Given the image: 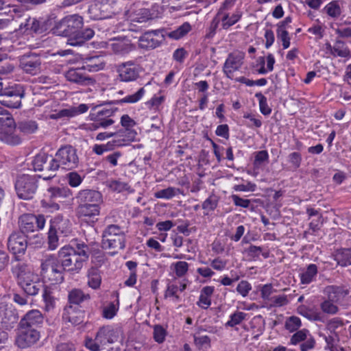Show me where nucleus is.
I'll return each instance as SVG.
<instances>
[{
    "instance_id": "de8ad7c7",
    "label": "nucleus",
    "mask_w": 351,
    "mask_h": 351,
    "mask_svg": "<svg viewBox=\"0 0 351 351\" xmlns=\"http://www.w3.org/2000/svg\"><path fill=\"white\" fill-rule=\"evenodd\" d=\"M88 299H89V295L84 294L82 290L77 289L71 290L69 294V300L72 304H79Z\"/></svg>"
},
{
    "instance_id": "c03bdc74",
    "label": "nucleus",
    "mask_w": 351,
    "mask_h": 351,
    "mask_svg": "<svg viewBox=\"0 0 351 351\" xmlns=\"http://www.w3.org/2000/svg\"><path fill=\"white\" fill-rule=\"evenodd\" d=\"M88 285L90 287L96 289L101 285V276L99 270L96 268H91L88 271Z\"/></svg>"
},
{
    "instance_id": "473e14b6",
    "label": "nucleus",
    "mask_w": 351,
    "mask_h": 351,
    "mask_svg": "<svg viewBox=\"0 0 351 351\" xmlns=\"http://www.w3.org/2000/svg\"><path fill=\"white\" fill-rule=\"evenodd\" d=\"M102 246L106 249L123 250L125 246V236L102 239Z\"/></svg>"
},
{
    "instance_id": "7c9ffc66",
    "label": "nucleus",
    "mask_w": 351,
    "mask_h": 351,
    "mask_svg": "<svg viewBox=\"0 0 351 351\" xmlns=\"http://www.w3.org/2000/svg\"><path fill=\"white\" fill-rule=\"evenodd\" d=\"M215 287L206 286L202 288L197 302V305L204 309H207L211 304V297L214 293Z\"/></svg>"
},
{
    "instance_id": "58836bf2",
    "label": "nucleus",
    "mask_w": 351,
    "mask_h": 351,
    "mask_svg": "<svg viewBox=\"0 0 351 351\" xmlns=\"http://www.w3.org/2000/svg\"><path fill=\"white\" fill-rule=\"evenodd\" d=\"M40 23L35 19L29 18L25 23H21L19 27L20 33H26L27 35L39 32Z\"/></svg>"
},
{
    "instance_id": "864d4df0",
    "label": "nucleus",
    "mask_w": 351,
    "mask_h": 351,
    "mask_svg": "<svg viewBox=\"0 0 351 351\" xmlns=\"http://www.w3.org/2000/svg\"><path fill=\"white\" fill-rule=\"evenodd\" d=\"M145 93L144 88H141L137 92L134 94L127 95L123 99L118 101V104L129 103L134 104L140 101Z\"/></svg>"
},
{
    "instance_id": "f704fd0d",
    "label": "nucleus",
    "mask_w": 351,
    "mask_h": 351,
    "mask_svg": "<svg viewBox=\"0 0 351 351\" xmlns=\"http://www.w3.org/2000/svg\"><path fill=\"white\" fill-rule=\"evenodd\" d=\"M73 193L68 187H50L47 189L46 196L49 199L69 198Z\"/></svg>"
},
{
    "instance_id": "2f4dec72",
    "label": "nucleus",
    "mask_w": 351,
    "mask_h": 351,
    "mask_svg": "<svg viewBox=\"0 0 351 351\" xmlns=\"http://www.w3.org/2000/svg\"><path fill=\"white\" fill-rule=\"evenodd\" d=\"M94 36V32L91 29H86L82 31V29L80 33L76 36L77 37H72L67 38L66 44L71 46H80L84 43L87 40H90Z\"/></svg>"
},
{
    "instance_id": "423d86ee",
    "label": "nucleus",
    "mask_w": 351,
    "mask_h": 351,
    "mask_svg": "<svg viewBox=\"0 0 351 351\" xmlns=\"http://www.w3.org/2000/svg\"><path fill=\"white\" fill-rule=\"evenodd\" d=\"M113 0H96L88 9L90 18L102 20L110 18L114 14Z\"/></svg>"
},
{
    "instance_id": "c756f323",
    "label": "nucleus",
    "mask_w": 351,
    "mask_h": 351,
    "mask_svg": "<svg viewBox=\"0 0 351 351\" xmlns=\"http://www.w3.org/2000/svg\"><path fill=\"white\" fill-rule=\"evenodd\" d=\"M325 293L328 295V299L339 302L348 294V291L341 287L328 286L325 289Z\"/></svg>"
},
{
    "instance_id": "338daca9",
    "label": "nucleus",
    "mask_w": 351,
    "mask_h": 351,
    "mask_svg": "<svg viewBox=\"0 0 351 351\" xmlns=\"http://www.w3.org/2000/svg\"><path fill=\"white\" fill-rule=\"evenodd\" d=\"M289 302L287 296L285 294L274 295L267 303L271 307H281Z\"/></svg>"
},
{
    "instance_id": "bb28decb",
    "label": "nucleus",
    "mask_w": 351,
    "mask_h": 351,
    "mask_svg": "<svg viewBox=\"0 0 351 351\" xmlns=\"http://www.w3.org/2000/svg\"><path fill=\"white\" fill-rule=\"evenodd\" d=\"M101 204H91L77 206L76 211L79 217H94L100 213Z\"/></svg>"
},
{
    "instance_id": "6e6d98bb",
    "label": "nucleus",
    "mask_w": 351,
    "mask_h": 351,
    "mask_svg": "<svg viewBox=\"0 0 351 351\" xmlns=\"http://www.w3.org/2000/svg\"><path fill=\"white\" fill-rule=\"evenodd\" d=\"M125 236L123 230L117 225L108 226L103 233V239Z\"/></svg>"
},
{
    "instance_id": "6e6552de",
    "label": "nucleus",
    "mask_w": 351,
    "mask_h": 351,
    "mask_svg": "<svg viewBox=\"0 0 351 351\" xmlns=\"http://www.w3.org/2000/svg\"><path fill=\"white\" fill-rule=\"evenodd\" d=\"M45 222L46 220L43 215H23L19 219L20 232L25 234L41 230L45 227Z\"/></svg>"
},
{
    "instance_id": "0e129e2a",
    "label": "nucleus",
    "mask_w": 351,
    "mask_h": 351,
    "mask_svg": "<svg viewBox=\"0 0 351 351\" xmlns=\"http://www.w3.org/2000/svg\"><path fill=\"white\" fill-rule=\"evenodd\" d=\"M301 320L298 317L291 316L285 321V328L292 332L298 330L301 326Z\"/></svg>"
},
{
    "instance_id": "e2e57ef3",
    "label": "nucleus",
    "mask_w": 351,
    "mask_h": 351,
    "mask_svg": "<svg viewBox=\"0 0 351 351\" xmlns=\"http://www.w3.org/2000/svg\"><path fill=\"white\" fill-rule=\"evenodd\" d=\"M335 302H332V300H330V299H328L325 301H324L321 305V309L322 311L327 314L334 315L336 314L338 311L339 308L335 304Z\"/></svg>"
},
{
    "instance_id": "39448f33",
    "label": "nucleus",
    "mask_w": 351,
    "mask_h": 351,
    "mask_svg": "<svg viewBox=\"0 0 351 351\" xmlns=\"http://www.w3.org/2000/svg\"><path fill=\"white\" fill-rule=\"evenodd\" d=\"M343 329V323L341 319L334 317L330 319L326 327V334L322 335L326 342V348L330 351H335V344L339 341V334Z\"/></svg>"
},
{
    "instance_id": "a211bd4d",
    "label": "nucleus",
    "mask_w": 351,
    "mask_h": 351,
    "mask_svg": "<svg viewBox=\"0 0 351 351\" xmlns=\"http://www.w3.org/2000/svg\"><path fill=\"white\" fill-rule=\"evenodd\" d=\"M120 329L112 326H105L97 331V340L101 343L112 344L117 342L119 338Z\"/></svg>"
},
{
    "instance_id": "8fccbe9b",
    "label": "nucleus",
    "mask_w": 351,
    "mask_h": 351,
    "mask_svg": "<svg viewBox=\"0 0 351 351\" xmlns=\"http://www.w3.org/2000/svg\"><path fill=\"white\" fill-rule=\"evenodd\" d=\"M241 17V13L240 11H236L231 16H229L228 14H225L221 19L223 27L224 29H228L238 22Z\"/></svg>"
},
{
    "instance_id": "aec40b11",
    "label": "nucleus",
    "mask_w": 351,
    "mask_h": 351,
    "mask_svg": "<svg viewBox=\"0 0 351 351\" xmlns=\"http://www.w3.org/2000/svg\"><path fill=\"white\" fill-rule=\"evenodd\" d=\"M89 107L87 104H81L77 106H71L59 110L57 112L50 114V118L58 119L61 118H73L88 111Z\"/></svg>"
},
{
    "instance_id": "c85d7f7f",
    "label": "nucleus",
    "mask_w": 351,
    "mask_h": 351,
    "mask_svg": "<svg viewBox=\"0 0 351 351\" xmlns=\"http://www.w3.org/2000/svg\"><path fill=\"white\" fill-rule=\"evenodd\" d=\"M105 66V62L102 58L99 56H93L86 58L82 64L84 69L89 72H96L103 69Z\"/></svg>"
},
{
    "instance_id": "a18cd8bd",
    "label": "nucleus",
    "mask_w": 351,
    "mask_h": 351,
    "mask_svg": "<svg viewBox=\"0 0 351 351\" xmlns=\"http://www.w3.org/2000/svg\"><path fill=\"white\" fill-rule=\"evenodd\" d=\"M48 156L45 153H40L37 154L32 162L34 171H43L45 169L49 171L47 167Z\"/></svg>"
},
{
    "instance_id": "bf43d9fd",
    "label": "nucleus",
    "mask_w": 351,
    "mask_h": 351,
    "mask_svg": "<svg viewBox=\"0 0 351 351\" xmlns=\"http://www.w3.org/2000/svg\"><path fill=\"white\" fill-rule=\"evenodd\" d=\"M19 128L22 132L29 134L38 130V125L34 121H25L19 123Z\"/></svg>"
},
{
    "instance_id": "680f3d73",
    "label": "nucleus",
    "mask_w": 351,
    "mask_h": 351,
    "mask_svg": "<svg viewBox=\"0 0 351 351\" xmlns=\"http://www.w3.org/2000/svg\"><path fill=\"white\" fill-rule=\"evenodd\" d=\"M260 292L262 299L268 303L272 298V294L276 292V289L271 284H266L261 286Z\"/></svg>"
},
{
    "instance_id": "f03ea898",
    "label": "nucleus",
    "mask_w": 351,
    "mask_h": 351,
    "mask_svg": "<svg viewBox=\"0 0 351 351\" xmlns=\"http://www.w3.org/2000/svg\"><path fill=\"white\" fill-rule=\"evenodd\" d=\"M79 162L76 149L71 145H66L60 147L53 158L49 163L47 169L49 171H56L59 168L70 170L75 168Z\"/></svg>"
},
{
    "instance_id": "2eb2a0df",
    "label": "nucleus",
    "mask_w": 351,
    "mask_h": 351,
    "mask_svg": "<svg viewBox=\"0 0 351 351\" xmlns=\"http://www.w3.org/2000/svg\"><path fill=\"white\" fill-rule=\"evenodd\" d=\"M136 135L137 133L134 130H121L114 132L113 138L110 142L114 149L115 148L129 145L130 143L135 140Z\"/></svg>"
},
{
    "instance_id": "4d7b16f0",
    "label": "nucleus",
    "mask_w": 351,
    "mask_h": 351,
    "mask_svg": "<svg viewBox=\"0 0 351 351\" xmlns=\"http://www.w3.org/2000/svg\"><path fill=\"white\" fill-rule=\"evenodd\" d=\"M269 160V154L266 150H262L254 153V168L258 169L263 162Z\"/></svg>"
},
{
    "instance_id": "ddd939ff",
    "label": "nucleus",
    "mask_w": 351,
    "mask_h": 351,
    "mask_svg": "<svg viewBox=\"0 0 351 351\" xmlns=\"http://www.w3.org/2000/svg\"><path fill=\"white\" fill-rule=\"evenodd\" d=\"M107 49L114 54L125 56L134 49V46L129 39L124 38H114L106 43Z\"/></svg>"
},
{
    "instance_id": "393cba45",
    "label": "nucleus",
    "mask_w": 351,
    "mask_h": 351,
    "mask_svg": "<svg viewBox=\"0 0 351 351\" xmlns=\"http://www.w3.org/2000/svg\"><path fill=\"white\" fill-rule=\"evenodd\" d=\"M326 48L327 51L335 57L348 58L350 56L349 48L340 40H336L333 45L327 43Z\"/></svg>"
},
{
    "instance_id": "cd10ccee",
    "label": "nucleus",
    "mask_w": 351,
    "mask_h": 351,
    "mask_svg": "<svg viewBox=\"0 0 351 351\" xmlns=\"http://www.w3.org/2000/svg\"><path fill=\"white\" fill-rule=\"evenodd\" d=\"M43 309L47 312L52 311L56 304V298L54 296L53 289L51 287H45L43 292Z\"/></svg>"
},
{
    "instance_id": "c9c22d12",
    "label": "nucleus",
    "mask_w": 351,
    "mask_h": 351,
    "mask_svg": "<svg viewBox=\"0 0 351 351\" xmlns=\"http://www.w3.org/2000/svg\"><path fill=\"white\" fill-rule=\"evenodd\" d=\"M318 269L315 264H310L300 274V280L302 284L308 285L313 282L317 274Z\"/></svg>"
},
{
    "instance_id": "4be33fe9",
    "label": "nucleus",
    "mask_w": 351,
    "mask_h": 351,
    "mask_svg": "<svg viewBox=\"0 0 351 351\" xmlns=\"http://www.w3.org/2000/svg\"><path fill=\"white\" fill-rule=\"evenodd\" d=\"M84 70L82 66L75 69H70L66 72L65 77L67 80L78 84H90L93 82V80L85 74Z\"/></svg>"
},
{
    "instance_id": "4468645a",
    "label": "nucleus",
    "mask_w": 351,
    "mask_h": 351,
    "mask_svg": "<svg viewBox=\"0 0 351 351\" xmlns=\"http://www.w3.org/2000/svg\"><path fill=\"white\" fill-rule=\"evenodd\" d=\"M20 67L27 73L36 75L40 70V60L36 54L24 55L20 58Z\"/></svg>"
},
{
    "instance_id": "20e7f679",
    "label": "nucleus",
    "mask_w": 351,
    "mask_h": 351,
    "mask_svg": "<svg viewBox=\"0 0 351 351\" xmlns=\"http://www.w3.org/2000/svg\"><path fill=\"white\" fill-rule=\"evenodd\" d=\"M83 26L82 18L77 14L64 17L58 27V34L68 38L77 37Z\"/></svg>"
},
{
    "instance_id": "dca6fc26",
    "label": "nucleus",
    "mask_w": 351,
    "mask_h": 351,
    "mask_svg": "<svg viewBox=\"0 0 351 351\" xmlns=\"http://www.w3.org/2000/svg\"><path fill=\"white\" fill-rule=\"evenodd\" d=\"M77 206L91 204H101V194L95 190L82 189L77 192L75 195Z\"/></svg>"
},
{
    "instance_id": "ea45409f",
    "label": "nucleus",
    "mask_w": 351,
    "mask_h": 351,
    "mask_svg": "<svg viewBox=\"0 0 351 351\" xmlns=\"http://www.w3.org/2000/svg\"><path fill=\"white\" fill-rule=\"evenodd\" d=\"M169 268L173 276L182 278L188 272L189 263L186 261H178L171 263Z\"/></svg>"
},
{
    "instance_id": "4c0bfd02",
    "label": "nucleus",
    "mask_w": 351,
    "mask_h": 351,
    "mask_svg": "<svg viewBox=\"0 0 351 351\" xmlns=\"http://www.w3.org/2000/svg\"><path fill=\"white\" fill-rule=\"evenodd\" d=\"M107 186L110 190L117 193L127 192L132 193L134 192V190L127 182L121 181L120 180H108Z\"/></svg>"
},
{
    "instance_id": "412c9836",
    "label": "nucleus",
    "mask_w": 351,
    "mask_h": 351,
    "mask_svg": "<svg viewBox=\"0 0 351 351\" xmlns=\"http://www.w3.org/2000/svg\"><path fill=\"white\" fill-rule=\"evenodd\" d=\"M14 274L16 275L19 286L23 287V284H30L38 280V277L35 275L26 265H17L14 270Z\"/></svg>"
},
{
    "instance_id": "a878e982",
    "label": "nucleus",
    "mask_w": 351,
    "mask_h": 351,
    "mask_svg": "<svg viewBox=\"0 0 351 351\" xmlns=\"http://www.w3.org/2000/svg\"><path fill=\"white\" fill-rule=\"evenodd\" d=\"M16 317L10 311H7L5 306L0 304V324L6 330H11L16 322Z\"/></svg>"
},
{
    "instance_id": "6ab92c4d",
    "label": "nucleus",
    "mask_w": 351,
    "mask_h": 351,
    "mask_svg": "<svg viewBox=\"0 0 351 351\" xmlns=\"http://www.w3.org/2000/svg\"><path fill=\"white\" fill-rule=\"evenodd\" d=\"M23 94L13 90H3L0 95V104L10 108H18L21 105Z\"/></svg>"
},
{
    "instance_id": "09e8293b",
    "label": "nucleus",
    "mask_w": 351,
    "mask_h": 351,
    "mask_svg": "<svg viewBox=\"0 0 351 351\" xmlns=\"http://www.w3.org/2000/svg\"><path fill=\"white\" fill-rule=\"evenodd\" d=\"M84 346L90 351H101L106 344L104 343H101L100 341L97 340V332L95 339L90 337L86 338L84 341Z\"/></svg>"
},
{
    "instance_id": "774afa93",
    "label": "nucleus",
    "mask_w": 351,
    "mask_h": 351,
    "mask_svg": "<svg viewBox=\"0 0 351 351\" xmlns=\"http://www.w3.org/2000/svg\"><path fill=\"white\" fill-rule=\"evenodd\" d=\"M23 284V287L22 289L23 291L29 295H36L38 294V291H40L42 284L37 280L31 282L30 284Z\"/></svg>"
},
{
    "instance_id": "79ce46f5",
    "label": "nucleus",
    "mask_w": 351,
    "mask_h": 351,
    "mask_svg": "<svg viewBox=\"0 0 351 351\" xmlns=\"http://www.w3.org/2000/svg\"><path fill=\"white\" fill-rule=\"evenodd\" d=\"M191 30V25L189 23L185 22L176 29L167 33V36L173 40H179L186 35Z\"/></svg>"
},
{
    "instance_id": "49530a36",
    "label": "nucleus",
    "mask_w": 351,
    "mask_h": 351,
    "mask_svg": "<svg viewBox=\"0 0 351 351\" xmlns=\"http://www.w3.org/2000/svg\"><path fill=\"white\" fill-rule=\"evenodd\" d=\"M180 193L179 189L169 186L167 189L159 190L154 193V197L158 199H170Z\"/></svg>"
},
{
    "instance_id": "e433bc0d",
    "label": "nucleus",
    "mask_w": 351,
    "mask_h": 351,
    "mask_svg": "<svg viewBox=\"0 0 351 351\" xmlns=\"http://www.w3.org/2000/svg\"><path fill=\"white\" fill-rule=\"evenodd\" d=\"M334 259L337 264L341 267H346L351 265V250L341 249L337 250L334 254Z\"/></svg>"
},
{
    "instance_id": "f3484780",
    "label": "nucleus",
    "mask_w": 351,
    "mask_h": 351,
    "mask_svg": "<svg viewBox=\"0 0 351 351\" xmlns=\"http://www.w3.org/2000/svg\"><path fill=\"white\" fill-rule=\"evenodd\" d=\"M27 240L25 234L21 232L12 233L8 241V249L14 254H23L27 246Z\"/></svg>"
},
{
    "instance_id": "f8f14e48",
    "label": "nucleus",
    "mask_w": 351,
    "mask_h": 351,
    "mask_svg": "<svg viewBox=\"0 0 351 351\" xmlns=\"http://www.w3.org/2000/svg\"><path fill=\"white\" fill-rule=\"evenodd\" d=\"M165 40L162 30L156 29L144 33L138 39L139 46L144 49H154L158 47Z\"/></svg>"
},
{
    "instance_id": "a19ab883",
    "label": "nucleus",
    "mask_w": 351,
    "mask_h": 351,
    "mask_svg": "<svg viewBox=\"0 0 351 351\" xmlns=\"http://www.w3.org/2000/svg\"><path fill=\"white\" fill-rule=\"evenodd\" d=\"M45 0H0V10L4 9L5 7H12L13 12L15 13L21 12L17 8L18 3H41L45 2Z\"/></svg>"
},
{
    "instance_id": "052dcab7",
    "label": "nucleus",
    "mask_w": 351,
    "mask_h": 351,
    "mask_svg": "<svg viewBox=\"0 0 351 351\" xmlns=\"http://www.w3.org/2000/svg\"><path fill=\"white\" fill-rule=\"evenodd\" d=\"M255 97L258 100L261 112L264 115H269L271 112V108L267 104V99L261 93H257Z\"/></svg>"
},
{
    "instance_id": "9b49d317",
    "label": "nucleus",
    "mask_w": 351,
    "mask_h": 351,
    "mask_svg": "<svg viewBox=\"0 0 351 351\" xmlns=\"http://www.w3.org/2000/svg\"><path fill=\"white\" fill-rule=\"evenodd\" d=\"M243 59L244 54L241 52H233L228 55L223 66V72L228 78L233 79L234 73L242 66Z\"/></svg>"
},
{
    "instance_id": "9d476101",
    "label": "nucleus",
    "mask_w": 351,
    "mask_h": 351,
    "mask_svg": "<svg viewBox=\"0 0 351 351\" xmlns=\"http://www.w3.org/2000/svg\"><path fill=\"white\" fill-rule=\"evenodd\" d=\"M3 110L0 107V140L9 145H18L21 143L20 138L14 134V126L12 121L10 119L6 120L1 117Z\"/></svg>"
},
{
    "instance_id": "3c124183",
    "label": "nucleus",
    "mask_w": 351,
    "mask_h": 351,
    "mask_svg": "<svg viewBox=\"0 0 351 351\" xmlns=\"http://www.w3.org/2000/svg\"><path fill=\"white\" fill-rule=\"evenodd\" d=\"M178 286L173 283H169L165 293V297L167 299H170L173 302H178L180 300V296L178 295Z\"/></svg>"
},
{
    "instance_id": "7ed1b4c3",
    "label": "nucleus",
    "mask_w": 351,
    "mask_h": 351,
    "mask_svg": "<svg viewBox=\"0 0 351 351\" xmlns=\"http://www.w3.org/2000/svg\"><path fill=\"white\" fill-rule=\"evenodd\" d=\"M16 194L20 199H32L37 189V180L35 176L22 175L15 183Z\"/></svg>"
},
{
    "instance_id": "1a4fd4ad",
    "label": "nucleus",
    "mask_w": 351,
    "mask_h": 351,
    "mask_svg": "<svg viewBox=\"0 0 351 351\" xmlns=\"http://www.w3.org/2000/svg\"><path fill=\"white\" fill-rule=\"evenodd\" d=\"M141 71V66L133 61L123 62L117 67L119 79L123 82H130L136 80Z\"/></svg>"
},
{
    "instance_id": "72a5a7b5",
    "label": "nucleus",
    "mask_w": 351,
    "mask_h": 351,
    "mask_svg": "<svg viewBox=\"0 0 351 351\" xmlns=\"http://www.w3.org/2000/svg\"><path fill=\"white\" fill-rule=\"evenodd\" d=\"M70 223L66 219H63L62 217H57L51 221V227L53 228L56 232H60L64 236H66L70 232Z\"/></svg>"
},
{
    "instance_id": "37998d69",
    "label": "nucleus",
    "mask_w": 351,
    "mask_h": 351,
    "mask_svg": "<svg viewBox=\"0 0 351 351\" xmlns=\"http://www.w3.org/2000/svg\"><path fill=\"white\" fill-rule=\"evenodd\" d=\"M119 308V301L117 299L115 302H110L108 305L105 306L102 310V316L105 319H111L117 313Z\"/></svg>"
},
{
    "instance_id": "0eeeda50",
    "label": "nucleus",
    "mask_w": 351,
    "mask_h": 351,
    "mask_svg": "<svg viewBox=\"0 0 351 351\" xmlns=\"http://www.w3.org/2000/svg\"><path fill=\"white\" fill-rule=\"evenodd\" d=\"M40 337V332L36 328L19 325L15 342L18 347L27 348L35 344Z\"/></svg>"
},
{
    "instance_id": "f257e3e1",
    "label": "nucleus",
    "mask_w": 351,
    "mask_h": 351,
    "mask_svg": "<svg viewBox=\"0 0 351 351\" xmlns=\"http://www.w3.org/2000/svg\"><path fill=\"white\" fill-rule=\"evenodd\" d=\"M89 245L83 241H77L75 248L71 245L62 247L58 257L49 256L41 263V275L51 284H59L64 280V271L78 274L90 254Z\"/></svg>"
},
{
    "instance_id": "13d9d810",
    "label": "nucleus",
    "mask_w": 351,
    "mask_h": 351,
    "mask_svg": "<svg viewBox=\"0 0 351 351\" xmlns=\"http://www.w3.org/2000/svg\"><path fill=\"white\" fill-rule=\"evenodd\" d=\"M247 314L237 311L230 315V319L226 323V326L234 327L241 324L246 318Z\"/></svg>"
},
{
    "instance_id": "5fc2aeb1",
    "label": "nucleus",
    "mask_w": 351,
    "mask_h": 351,
    "mask_svg": "<svg viewBox=\"0 0 351 351\" xmlns=\"http://www.w3.org/2000/svg\"><path fill=\"white\" fill-rule=\"evenodd\" d=\"M277 37L282 42V47L284 49L289 47L291 44V38L284 25H280L278 27Z\"/></svg>"
},
{
    "instance_id": "603ef678",
    "label": "nucleus",
    "mask_w": 351,
    "mask_h": 351,
    "mask_svg": "<svg viewBox=\"0 0 351 351\" xmlns=\"http://www.w3.org/2000/svg\"><path fill=\"white\" fill-rule=\"evenodd\" d=\"M165 97L163 95H154L149 100L145 103L147 108L154 112H157L160 110V107L165 101Z\"/></svg>"
},
{
    "instance_id": "b1692460",
    "label": "nucleus",
    "mask_w": 351,
    "mask_h": 351,
    "mask_svg": "<svg viewBox=\"0 0 351 351\" xmlns=\"http://www.w3.org/2000/svg\"><path fill=\"white\" fill-rule=\"evenodd\" d=\"M83 312L76 306L69 305L64 309L62 318L65 322L71 323L73 325H77L83 322Z\"/></svg>"
},
{
    "instance_id": "69168bd1",
    "label": "nucleus",
    "mask_w": 351,
    "mask_h": 351,
    "mask_svg": "<svg viewBox=\"0 0 351 351\" xmlns=\"http://www.w3.org/2000/svg\"><path fill=\"white\" fill-rule=\"evenodd\" d=\"M84 178L78 173L72 171L66 175V180L70 186L78 187L82 182Z\"/></svg>"
},
{
    "instance_id": "5701e85b",
    "label": "nucleus",
    "mask_w": 351,
    "mask_h": 351,
    "mask_svg": "<svg viewBox=\"0 0 351 351\" xmlns=\"http://www.w3.org/2000/svg\"><path fill=\"white\" fill-rule=\"evenodd\" d=\"M43 322V317L38 310H32L27 312L25 315L21 319L20 326L30 328H35L39 326Z\"/></svg>"
}]
</instances>
